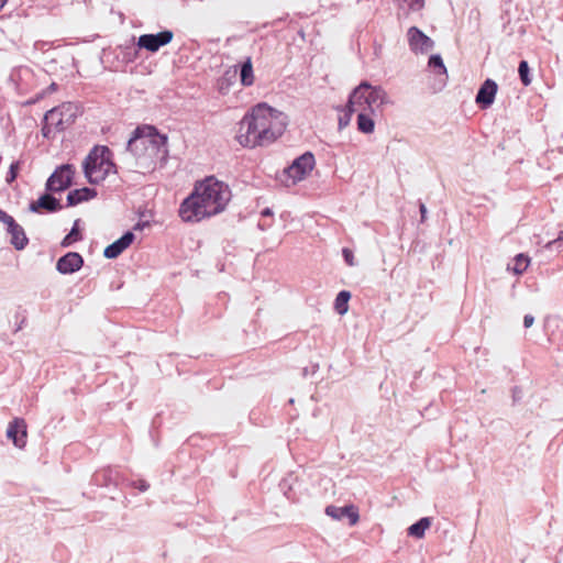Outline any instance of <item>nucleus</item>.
<instances>
[{"instance_id": "2eb2a0df", "label": "nucleus", "mask_w": 563, "mask_h": 563, "mask_svg": "<svg viewBox=\"0 0 563 563\" xmlns=\"http://www.w3.org/2000/svg\"><path fill=\"white\" fill-rule=\"evenodd\" d=\"M134 241L132 232L124 233L119 240L114 241L104 249L103 255L107 258H117L122 254Z\"/></svg>"}, {"instance_id": "9d476101", "label": "nucleus", "mask_w": 563, "mask_h": 563, "mask_svg": "<svg viewBox=\"0 0 563 563\" xmlns=\"http://www.w3.org/2000/svg\"><path fill=\"white\" fill-rule=\"evenodd\" d=\"M407 38L409 47L415 54H427L434 46V42L416 26L409 27Z\"/></svg>"}, {"instance_id": "1a4fd4ad", "label": "nucleus", "mask_w": 563, "mask_h": 563, "mask_svg": "<svg viewBox=\"0 0 563 563\" xmlns=\"http://www.w3.org/2000/svg\"><path fill=\"white\" fill-rule=\"evenodd\" d=\"M174 33L169 30L162 31L157 34H143L137 38V47L144 48L151 53H156L162 46L173 41Z\"/></svg>"}, {"instance_id": "0eeeda50", "label": "nucleus", "mask_w": 563, "mask_h": 563, "mask_svg": "<svg viewBox=\"0 0 563 563\" xmlns=\"http://www.w3.org/2000/svg\"><path fill=\"white\" fill-rule=\"evenodd\" d=\"M313 166V155L311 153H305L285 169V174L291 179L292 184H296L302 180L312 170Z\"/></svg>"}, {"instance_id": "6ab92c4d", "label": "nucleus", "mask_w": 563, "mask_h": 563, "mask_svg": "<svg viewBox=\"0 0 563 563\" xmlns=\"http://www.w3.org/2000/svg\"><path fill=\"white\" fill-rule=\"evenodd\" d=\"M530 265V257L523 253L517 254L512 264L507 265V269L511 271L516 275L523 274Z\"/></svg>"}, {"instance_id": "4be33fe9", "label": "nucleus", "mask_w": 563, "mask_h": 563, "mask_svg": "<svg viewBox=\"0 0 563 563\" xmlns=\"http://www.w3.org/2000/svg\"><path fill=\"white\" fill-rule=\"evenodd\" d=\"M8 234L11 235V244L16 250H23L26 246L29 240L25 235L23 228L20 224L16 227V230H12Z\"/></svg>"}, {"instance_id": "4c0bfd02", "label": "nucleus", "mask_w": 563, "mask_h": 563, "mask_svg": "<svg viewBox=\"0 0 563 563\" xmlns=\"http://www.w3.org/2000/svg\"><path fill=\"white\" fill-rule=\"evenodd\" d=\"M7 0H0V10L4 7Z\"/></svg>"}, {"instance_id": "a211bd4d", "label": "nucleus", "mask_w": 563, "mask_h": 563, "mask_svg": "<svg viewBox=\"0 0 563 563\" xmlns=\"http://www.w3.org/2000/svg\"><path fill=\"white\" fill-rule=\"evenodd\" d=\"M97 196L95 189L91 188H80L75 189L68 192L67 195V203L68 206H76L80 202L88 201Z\"/></svg>"}, {"instance_id": "f257e3e1", "label": "nucleus", "mask_w": 563, "mask_h": 563, "mask_svg": "<svg viewBox=\"0 0 563 563\" xmlns=\"http://www.w3.org/2000/svg\"><path fill=\"white\" fill-rule=\"evenodd\" d=\"M286 126L287 115L262 102L243 117L235 137L244 147L265 146L282 136Z\"/></svg>"}, {"instance_id": "f3484780", "label": "nucleus", "mask_w": 563, "mask_h": 563, "mask_svg": "<svg viewBox=\"0 0 563 563\" xmlns=\"http://www.w3.org/2000/svg\"><path fill=\"white\" fill-rule=\"evenodd\" d=\"M62 207L59 201L51 195H43L36 201L30 205V210L37 212L40 209H45L49 212L57 211Z\"/></svg>"}, {"instance_id": "412c9836", "label": "nucleus", "mask_w": 563, "mask_h": 563, "mask_svg": "<svg viewBox=\"0 0 563 563\" xmlns=\"http://www.w3.org/2000/svg\"><path fill=\"white\" fill-rule=\"evenodd\" d=\"M431 526V520L428 517L421 518L416 523L411 525L408 528V534L410 537L420 539L424 536L426 530H428Z\"/></svg>"}, {"instance_id": "58836bf2", "label": "nucleus", "mask_w": 563, "mask_h": 563, "mask_svg": "<svg viewBox=\"0 0 563 563\" xmlns=\"http://www.w3.org/2000/svg\"><path fill=\"white\" fill-rule=\"evenodd\" d=\"M49 89L55 90V89H56V85H55V84H52V85L49 86Z\"/></svg>"}, {"instance_id": "ddd939ff", "label": "nucleus", "mask_w": 563, "mask_h": 563, "mask_svg": "<svg viewBox=\"0 0 563 563\" xmlns=\"http://www.w3.org/2000/svg\"><path fill=\"white\" fill-rule=\"evenodd\" d=\"M325 514L334 520H342L346 517L349 519L350 526H355L360 520L357 508L353 505L344 507H336L331 505L325 508Z\"/></svg>"}, {"instance_id": "f8f14e48", "label": "nucleus", "mask_w": 563, "mask_h": 563, "mask_svg": "<svg viewBox=\"0 0 563 563\" xmlns=\"http://www.w3.org/2000/svg\"><path fill=\"white\" fill-rule=\"evenodd\" d=\"M84 265V258L79 253L68 252L56 263V269L63 275L73 274L79 271Z\"/></svg>"}, {"instance_id": "a878e982", "label": "nucleus", "mask_w": 563, "mask_h": 563, "mask_svg": "<svg viewBox=\"0 0 563 563\" xmlns=\"http://www.w3.org/2000/svg\"><path fill=\"white\" fill-rule=\"evenodd\" d=\"M545 249L548 250H556L562 251L563 250V230H561L558 234V236L551 241H549L545 244Z\"/></svg>"}, {"instance_id": "473e14b6", "label": "nucleus", "mask_w": 563, "mask_h": 563, "mask_svg": "<svg viewBox=\"0 0 563 563\" xmlns=\"http://www.w3.org/2000/svg\"><path fill=\"white\" fill-rule=\"evenodd\" d=\"M150 223L147 221H144V222H137L135 225H134V230H143L144 228L148 227Z\"/></svg>"}, {"instance_id": "39448f33", "label": "nucleus", "mask_w": 563, "mask_h": 563, "mask_svg": "<svg viewBox=\"0 0 563 563\" xmlns=\"http://www.w3.org/2000/svg\"><path fill=\"white\" fill-rule=\"evenodd\" d=\"M85 175L90 184H99L106 177L114 173V164L110 159V152L107 147H96L87 156L84 163Z\"/></svg>"}, {"instance_id": "c9c22d12", "label": "nucleus", "mask_w": 563, "mask_h": 563, "mask_svg": "<svg viewBox=\"0 0 563 563\" xmlns=\"http://www.w3.org/2000/svg\"><path fill=\"white\" fill-rule=\"evenodd\" d=\"M137 487L140 490L145 492L148 488V484H146L144 481H141Z\"/></svg>"}, {"instance_id": "7c9ffc66", "label": "nucleus", "mask_w": 563, "mask_h": 563, "mask_svg": "<svg viewBox=\"0 0 563 563\" xmlns=\"http://www.w3.org/2000/svg\"><path fill=\"white\" fill-rule=\"evenodd\" d=\"M534 322V317L532 314H526L523 317V327L530 328Z\"/></svg>"}, {"instance_id": "6e6552de", "label": "nucleus", "mask_w": 563, "mask_h": 563, "mask_svg": "<svg viewBox=\"0 0 563 563\" xmlns=\"http://www.w3.org/2000/svg\"><path fill=\"white\" fill-rule=\"evenodd\" d=\"M75 169L73 165L66 164L58 167L47 179L46 188L51 191H63L67 189L73 180Z\"/></svg>"}, {"instance_id": "c85d7f7f", "label": "nucleus", "mask_w": 563, "mask_h": 563, "mask_svg": "<svg viewBox=\"0 0 563 563\" xmlns=\"http://www.w3.org/2000/svg\"><path fill=\"white\" fill-rule=\"evenodd\" d=\"M351 115H352V113H350V109L346 108L345 115L343 118H340V120H339V128L340 129H344L350 123Z\"/></svg>"}, {"instance_id": "e433bc0d", "label": "nucleus", "mask_w": 563, "mask_h": 563, "mask_svg": "<svg viewBox=\"0 0 563 563\" xmlns=\"http://www.w3.org/2000/svg\"><path fill=\"white\" fill-rule=\"evenodd\" d=\"M272 214H273V212L269 208H266L262 211L263 217H271Z\"/></svg>"}, {"instance_id": "c756f323", "label": "nucleus", "mask_w": 563, "mask_h": 563, "mask_svg": "<svg viewBox=\"0 0 563 563\" xmlns=\"http://www.w3.org/2000/svg\"><path fill=\"white\" fill-rule=\"evenodd\" d=\"M14 219L0 208V222L8 225Z\"/></svg>"}, {"instance_id": "bb28decb", "label": "nucleus", "mask_w": 563, "mask_h": 563, "mask_svg": "<svg viewBox=\"0 0 563 563\" xmlns=\"http://www.w3.org/2000/svg\"><path fill=\"white\" fill-rule=\"evenodd\" d=\"M18 170H19V163H12L10 168H9V172L7 174V183H12L16 176H18Z\"/></svg>"}, {"instance_id": "5701e85b", "label": "nucleus", "mask_w": 563, "mask_h": 563, "mask_svg": "<svg viewBox=\"0 0 563 563\" xmlns=\"http://www.w3.org/2000/svg\"><path fill=\"white\" fill-rule=\"evenodd\" d=\"M351 298V294L346 290H342L338 294L335 301H334V308L339 314H344L347 312L349 309V300Z\"/></svg>"}, {"instance_id": "f704fd0d", "label": "nucleus", "mask_w": 563, "mask_h": 563, "mask_svg": "<svg viewBox=\"0 0 563 563\" xmlns=\"http://www.w3.org/2000/svg\"><path fill=\"white\" fill-rule=\"evenodd\" d=\"M421 221H424L427 214V208L424 203H420Z\"/></svg>"}, {"instance_id": "cd10ccee", "label": "nucleus", "mask_w": 563, "mask_h": 563, "mask_svg": "<svg viewBox=\"0 0 563 563\" xmlns=\"http://www.w3.org/2000/svg\"><path fill=\"white\" fill-rule=\"evenodd\" d=\"M342 254H343V257H344V261L345 263L349 265V266H354L356 263H355V257H354V254L353 252L350 250V249H343L342 250Z\"/></svg>"}, {"instance_id": "aec40b11", "label": "nucleus", "mask_w": 563, "mask_h": 563, "mask_svg": "<svg viewBox=\"0 0 563 563\" xmlns=\"http://www.w3.org/2000/svg\"><path fill=\"white\" fill-rule=\"evenodd\" d=\"M240 80L244 87H250L255 81L251 57H247L246 60L241 65Z\"/></svg>"}, {"instance_id": "b1692460", "label": "nucleus", "mask_w": 563, "mask_h": 563, "mask_svg": "<svg viewBox=\"0 0 563 563\" xmlns=\"http://www.w3.org/2000/svg\"><path fill=\"white\" fill-rule=\"evenodd\" d=\"M78 222L79 220L75 221L70 232L63 239L62 246L67 247L71 245L74 242L81 240V235L78 230Z\"/></svg>"}, {"instance_id": "423d86ee", "label": "nucleus", "mask_w": 563, "mask_h": 563, "mask_svg": "<svg viewBox=\"0 0 563 563\" xmlns=\"http://www.w3.org/2000/svg\"><path fill=\"white\" fill-rule=\"evenodd\" d=\"M77 115L78 107L71 102L51 109L44 117L43 136L51 137L54 131H63L75 121Z\"/></svg>"}, {"instance_id": "72a5a7b5", "label": "nucleus", "mask_w": 563, "mask_h": 563, "mask_svg": "<svg viewBox=\"0 0 563 563\" xmlns=\"http://www.w3.org/2000/svg\"><path fill=\"white\" fill-rule=\"evenodd\" d=\"M19 224L15 222V220L11 221L8 225H7V232H11L12 230H16V227Z\"/></svg>"}, {"instance_id": "f03ea898", "label": "nucleus", "mask_w": 563, "mask_h": 563, "mask_svg": "<svg viewBox=\"0 0 563 563\" xmlns=\"http://www.w3.org/2000/svg\"><path fill=\"white\" fill-rule=\"evenodd\" d=\"M231 199V191L222 181L208 177L180 203L179 217L185 222H199L222 212Z\"/></svg>"}, {"instance_id": "20e7f679", "label": "nucleus", "mask_w": 563, "mask_h": 563, "mask_svg": "<svg viewBox=\"0 0 563 563\" xmlns=\"http://www.w3.org/2000/svg\"><path fill=\"white\" fill-rule=\"evenodd\" d=\"M128 150L139 159H164L167 155V136L154 126L137 128L128 142Z\"/></svg>"}, {"instance_id": "2f4dec72", "label": "nucleus", "mask_w": 563, "mask_h": 563, "mask_svg": "<svg viewBox=\"0 0 563 563\" xmlns=\"http://www.w3.org/2000/svg\"><path fill=\"white\" fill-rule=\"evenodd\" d=\"M409 5L412 10H419L423 7V0H411Z\"/></svg>"}, {"instance_id": "393cba45", "label": "nucleus", "mask_w": 563, "mask_h": 563, "mask_svg": "<svg viewBox=\"0 0 563 563\" xmlns=\"http://www.w3.org/2000/svg\"><path fill=\"white\" fill-rule=\"evenodd\" d=\"M518 73H519V77H520L521 82L525 86H529L531 84V77H530V74H529L530 69H529V65H528L527 60H521L519 63Z\"/></svg>"}, {"instance_id": "7ed1b4c3", "label": "nucleus", "mask_w": 563, "mask_h": 563, "mask_svg": "<svg viewBox=\"0 0 563 563\" xmlns=\"http://www.w3.org/2000/svg\"><path fill=\"white\" fill-rule=\"evenodd\" d=\"M391 103L382 86L362 81L350 93L346 108L350 109V113L357 112V130L363 134H372L375 131V118L379 108Z\"/></svg>"}, {"instance_id": "4468645a", "label": "nucleus", "mask_w": 563, "mask_h": 563, "mask_svg": "<svg viewBox=\"0 0 563 563\" xmlns=\"http://www.w3.org/2000/svg\"><path fill=\"white\" fill-rule=\"evenodd\" d=\"M497 84L493 79H486L476 95V103L479 104L482 109L489 108L495 100L497 93Z\"/></svg>"}, {"instance_id": "dca6fc26", "label": "nucleus", "mask_w": 563, "mask_h": 563, "mask_svg": "<svg viewBox=\"0 0 563 563\" xmlns=\"http://www.w3.org/2000/svg\"><path fill=\"white\" fill-rule=\"evenodd\" d=\"M428 67L439 77L438 82L433 86L434 90H441L444 87L448 77L442 57L438 54L431 55L428 62Z\"/></svg>"}, {"instance_id": "9b49d317", "label": "nucleus", "mask_w": 563, "mask_h": 563, "mask_svg": "<svg viewBox=\"0 0 563 563\" xmlns=\"http://www.w3.org/2000/svg\"><path fill=\"white\" fill-rule=\"evenodd\" d=\"M26 423L22 418L13 419L7 429V437L12 440L13 444L23 449L26 444Z\"/></svg>"}]
</instances>
